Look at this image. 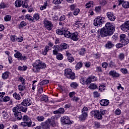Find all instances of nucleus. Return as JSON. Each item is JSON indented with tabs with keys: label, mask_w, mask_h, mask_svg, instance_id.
I'll return each mask as SVG.
<instances>
[{
	"label": "nucleus",
	"mask_w": 129,
	"mask_h": 129,
	"mask_svg": "<svg viewBox=\"0 0 129 129\" xmlns=\"http://www.w3.org/2000/svg\"><path fill=\"white\" fill-rule=\"evenodd\" d=\"M115 27L110 23H107L104 27L101 29L100 35L103 37L111 36L114 32Z\"/></svg>",
	"instance_id": "obj_1"
},
{
	"label": "nucleus",
	"mask_w": 129,
	"mask_h": 129,
	"mask_svg": "<svg viewBox=\"0 0 129 129\" xmlns=\"http://www.w3.org/2000/svg\"><path fill=\"white\" fill-rule=\"evenodd\" d=\"M46 68V64L40 60H36L33 64V68L32 70L34 72H39L41 69H45Z\"/></svg>",
	"instance_id": "obj_2"
},
{
	"label": "nucleus",
	"mask_w": 129,
	"mask_h": 129,
	"mask_svg": "<svg viewBox=\"0 0 129 129\" xmlns=\"http://www.w3.org/2000/svg\"><path fill=\"white\" fill-rule=\"evenodd\" d=\"M55 121L53 119H48L46 121L41 123L43 129H50L51 125H54Z\"/></svg>",
	"instance_id": "obj_3"
},
{
	"label": "nucleus",
	"mask_w": 129,
	"mask_h": 129,
	"mask_svg": "<svg viewBox=\"0 0 129 129\" xmlns=\"http://www.w3.org/2000/svg\"><path fill=\"white\" fill-rule=\"evenodd\" d=\"M64 76L72 80L75 79V74L72 72V70L70 69H66L64 71Z\"/></svg>",
	"instance_id": "obj_4"
},
{
	"label": "nucleus",
	"mask_w": 129,
	"mask_h": 129,
	"mask_svg": "<svg viewBox=\"0 0 129 129\" xmlns=\"http://www.w3.org/2000/svg\"><path fill=\"white\" fill-rule=\"evenodd\" d=\"M105 20V19H104L103 17L99 16L97 17V18L94 20V26H95V27H100V26L103 24Z\"/></svg>",
	"instance_id": "obj_5"
},
{
	"label": "nucleus",
	"mask_w": 129,
	"mask_h": 129,
	"mask_svg": "<svg viewBox=\"0 0 129 129\" xmlns=\"http://www.w3.org/2000/svg\"><path fill=\"white\" fill-rule=\"evenodd\" d=\"M91 116H94L97 119H102V115H101V111L94 110L91 112Z\"/></svg>",
	"instance_id": "obj_6"
},
{
	"label": "nucleus",
	"mask_w": 129,
	"mask_h": 129,
	"mask_svg": "<svg viewBox=\"0 0 129 129\" xmlns=\"http://www.w3.org/2000/svg\"><path fill=\"white\" fill-rule=\"evenodd\" d=\"M20 125L21 126H28V127H33V126H35V125H36V123H35V122H33L32 121H30V122H22L20 123Z\"/></svg>",
	"instance_id": "obj_7"
},
{
	"label": "nucleus",
	"mask_w": 129,
	"mask_h": 129,
	"mask_svg": "<svg viewBox=\"0 0 129 129\" xmlns=\"http://www.w3.org/2000/svg\"><path fill=\"white\" fill-rule=\"evenodd\" d=\"M120 39H121L123 44L127 45L129 43V36H126L125 34H121L120 35Z\"/></svg>",
	"instance_id": "obj_8"
},
{
	"label": "nucleus",
	"mask_w": 129,
	"mask_h": 129,
	"mask_svg": "<svg viewBox=\"0 0 129 129\" xmlns=\"http://www.w3.org/2000/svg\"><path fill=\"white\" fill-rule=\"evenodd\" d=\"M16 53L14 54L15 58H18V60H27V57L26 56H22V53L20 51L15 50Z\"/></svg>",
	"instance_id": "obj_9"
},
{
	"label": "nucleus",
	"mask_w": 129,
	"mask_h": 129,
	"mask_svg": "<svg viewBox=\"0 0 129 129\" xmlns=\"http://www.w3.org/2000/svg\"><path fill=\"white\" fill-rule=\"evenodd\" d=\"M43 24L44 25V27L45 29H47L48 31L51 30L53 27V24L51 23V21H49L47 20H44Z\"/></svg>",
	"instance_id": "obj_10"
},
{
	"label": "nucleus",
	"mask_w": 129,
	"mask_h": 129,
	"mask_svg": "<svg viewBox=\"0 0 129 129\" xmlns=\"http://www.w3.org/2000/svg\"><path fill=\"white\" fill-rule=\"evenodd\" d=\"M118 2L119 3L118 6H120V5H122V7L124 8V9H128V2H124V0H118Z\"/></svg>",
	"instance_id": "obj_11"
},
{
	"label": "nucleus",
	"mask_w": 129,
	"mask_h": 129,
	"mask_svg": "<svg viewBox=\"0 0 129 129\" xmlns=\"http://www.w3.org/2000/svg\"><path fill=\"white\" fill-rule=\"evenodd\" d=\"M61 121L65 124H70L71 123V121L69 119V117L67 116H64L61 118Z\"/></svg>",
	"instance_id": "obj_12"
},
{
	"label": "nucleus",
	"mask_w": 129,
	"mask_h": 129,
	"mask_svg": "<svg viewBox=\"0 0 129 129\" xmlns=\"http://www.w3.org/2000/svg\"><path fill=\"white\" fill-rule=\"evenodd\" d=\"M32 104V101L30 99H25L21 103V105L24 106H30Z\"/></svg>",
	"instance_id": "obj_13"
},
{
	"label": "nucleus",
	"mask_w": 129,
	"mask_h": 129,
	"mask_svg": "<svg viewBox=\"0 0 129 129\" xmlns=\"http://www.w3.org/2000/svg\"><path fill=\"white\" fill-rule=\"evenodd\" d=\"M106 15H107V17L108 19H109V20H110V21H111L112 22L115 21V19H116V18L113 15V13L107 12Z\"/></svg>",
	"instance_id": "obj_14"
},
{
	"label": "nucleus",
	"mask_w": 129,
	"mask_h": 129,
	"mask_svg": "<svg viewBox=\"0 0 129 129\" xmlns=\"http://www.w3.org/2000/svg\"><path fill=\"white\" fill-rule=\"evenodd\" d=\"M120 28L122 31L129 30V21H126L124 24L121 25Z\"/></svg>",
	"instance_id": "obj_15"
},
{
	"label": "nucleus",
	"mask_w": 129,
	"mask_h": 129,
	"mask_svg": "<svg viewBox=\"0 0 129 129\" xmlns=\"http://www.w3.org/2000/svg\"><path fill=\"white\" fill-rule=\"evenodd\" d=\"M71 38L73 41H78L79 37L77 32H74L71 34Z\"/></svg>",
	"instance_id": "obj_16"
},
{
	"label": "nucleus",
	"mask_w": 129,
	"mask_h": 129,
	"mask_svg": "<svg viewBox=\"0 0 129 129\" xmlns=\"http://www.w3.org/2000/svg\"><path fill=\"white\" fill-rule=\"evenodd\" d=\"M100 103L102 106H107L109 104V100L106 99H102L100 101Z\"/></svg>",
	"instance_id": "obj_17"
},
{
	"label": "nucleus",
	"mask_w": 129,
	"mask_h": 129,
	"mask_svg": "<svg viewBox=\"0 0 129 129\" xmlns=\"http://www.w3.org/2000/svg\"><path fill=\"white\" fill-rule=\"evenodd\" d=\"M109 75H110V76H112V77H119V74L116 73L115 71H110Z\"/></svg>",
	"instance_id": "obj_18"
},
{
	"label": "nucleus",
	"mask_w": 129,
	"mask_h": 129,
	"mask_svg": "<svg viewBox=\"0 0 129 129\" xmlns=\"http://www.w3.org/2000/svg\"><path fill=\"white\" fill-rule=\"evenodd\" d=\"M87 116H88V114L87 112H82V114L80 116V118L81 120H85Z\"/></svg>",
	"instance_id": "obj_19"
},
{
	"label": "nucleus",
	"mask_w": 129,
	"mask_h": 129,
	"mask_svg": "<svg viewBox=\"0 0 129 129\" xmlns=\"http://www.w3.org/2000/svg\"><path fill=\"white\" fill-rule=\"evenodd\" d=\"M23 4H24L23 1L17 0L15 3V6L17 8H20V7H22Z\"/></svg>",
	"instance_id": "obj_20"
},
{
	"label": "nucleus",
	"mask_w": 129,
	"mask_h": 129,
	"mask_svg": "<svg viewBox=\"0 0 129 129\" xmlns=\"http://www.w3.org/2000/svg\"><path fill=\"white\" fill-rule=\"evenodd\" d=\"M14 115L18 120H21L23 117L22 116V113L21 112L14 113Z\"/></svg>",
	"instance_id": "obj_21"
},
{
	"label": "nucleus",
	"mask_w": 129,
	"mask_h": 129,
	"mask_svg": "<svg viewBox=\"0 0 129 129\" xmlns=\"http://www.w3.org/2000/svg\"><path fill=\"white\" fill-rule=\"evenodd\" d=\"M114 46V44L111 41H108L106 44L105 47L108 49H110L112 48V47Z\"/></svg>",
	"instance_id": "obj_22"
},
{
	"label": "nucleus",
	"mask_w": 129,
	"mask_h": 129,
	"mask_svg": "<svg viewBox=\"0 0 129 129\" xmlns=\"http://www.w3.org/2000/svg\"><path fill=\"white\" fill-rule=\"evenodd\" d=\"M68 47H69V46H68V44L63 43L60 45L59 49H60V50H64L66 49H67V48H68Z\"/></svg>",
	"instance_id": "obj_23"
},
{
	"label": "nucleus",
	"mask_w": 129,
	"mask_h": 129,
	"mask_svg": "<svg viewBox=\"0 0 129 129\" xmlns=\"http://www.w3.org/2000/svg\"><path fill=\"white\" fill-rule=\"evenodd\" d=\"M71 33L69 32V31L64 30L63 31V35L66 38H71Z\"/></svg>",
	"instance_id": "obj_24"
},
{
	"label": "nucleus",
	"mask_w": 129,
	"mask_h": 129,
	"mask_svg": "<svg viewBox=\"0 0 129 129\" xmlns=\"http://www.w3.org/2000/svg\"><path fill=\"white\" fill-rule=\"evenodd\" d=\"M123 46H125V45L123 43L121 39H120V43L116 44V47L118 48H121L122 47H123Z\"/></svg>",
	"instance_id": "obj_25"
},
{
	"label": "nucleus",
	"mask_w": 129,
	"mask_h": 129,
	"mask_svg": "<svg viewBox=\"0 0 129 129\" xmlns=\"http://www.w3.org/2000/svg\"><path fill=\"white\" fill-rule=\"evenodd\" d=\"M28 110V108L26 107L22 106L21 104H19V111H23V112H26Z\"/></svg>",
	"instance_id": "obj_26"
},
{
	"label": "nucleus",
	"mask_w": 129,
	"mask_h": 129,
	"mask_svg": "<svg viewBox=\"0 0 129 129\" xmlns=\"http://www.w3.org/2000/svg\"><path fill=\"white\" fill-rule=\"evenodd\" d=\"M19 110H20V106H19V105H16L13 109V111L15 113H18V112H19Z\"/></svg>",
	"instance_id": "obj_27"
},
{
	"label": "nucleus",
	"mask_w": 129,
	"mask_h": 129,
	"mask_svg": "<svg viewBox=\"0 0 129 129\" xmlns=\"http://www.w3.org/2000/svg\"><path fill=\"white\" fill-rule=\"evenodd\" d=\"M3 79H8L9 78V72H6L2 74Z\"/></svg>",
	"instance_id": "obj_28"
},
{
	"label": "nucleus",
	"mask_w": 129,
	"mask_h": 129,
	"mask_svg": "<svg viewBox=\"0 0 129 129\" xmlns=\"http://www.w3.org/2000/svg\"><path fill=\"white\" fill-rule=\"evenodd\" d=\"M50 50V47L49 46H45L44 48V51H42V54L43 55H47V53H48V51Z\"/></svg>",
	"instance_id": "obj_29"
},
{
	"label": "nucleus",
	"mask_w": 129,
	"mask_h": 129,
	"mask_svg": "<svg viewBox=\"0 0 129 129\" xmlns=\"http://www.w3.org/2000/svg\"><path fill=\"white\" fill-rule=\"evenodd\" d=\"M89 88H90V89H96V88H97V85L95 84L92 83L90 84Z\"/></svg>",
	"instance_id": "obj_30"
},
{
	"label": "nucleus",
	"mask_w": 129,
	"mask_h": 129,
	"mask_svg": "<svg viewBox=\"0 0 129 129\" xmlns=\"http://www.w3.org/2000/svg\"><path fill=\"white\" fill-rule=\"evenodd\" d=\"M13 97H14V98H15V99H17L18 100H20L21 99V96L17 93H14L13 94Z\"/></svg>",
	"instance_id": "obj_31"
},
{
	"label": "nucleus",
	"mask_w": 129,
	"mask_h": 129,
	"mask_svg": "<svg viewBox=\"0 0 129 129\" xmlns=\"http://www.w3.org/2000/svg\"><path fill=\"white\" fill-rule=\"evenodd\" d=\"M22 118L23 121H25L26 122H28V121H29V120L30 119V118L27 115L23 116Z\"/></svg>",
	"instance_id": "obj_32"
},
{
	"label": "nucleus",
	"mask_w": 129,
	"mask_h": 129,
	"mask_svg": "<svg viewBox=\"0 0 129 129\" xmlns=\"http://www.w3.org/2000/svg\"><path fill=\"white\" fill-rule=\"evenodd\" d=\"M25 19L26 20H28V21H32V22H33V21H34V18L32 17V16H31L29 14H27L25 16Z\"/></svg>",
	"instance_id": "obj_33"
},
{
	"label": "nucleus",
	"mask_w": 129,
	"mask_h": 129,
	"mask_svg": "<svg viewBox=\"0 0 129 129\" xmlns=\"http://www.w3.org/2000/svg\"><path fill=\"white\" fill-rule=\"evenodd\" d=\"M36 119H37V120L38 121H44V120H45V117L43 116H38L36 117Z\"/></svg>",
	"instance_id": "obj_34"
},
{
	"label": "nucleus",
	"mask_w": 129,
	"mask_h": 129,
	"mask_svg": "<svg viewBox=\"0 0 129 129\" xmlns=\"http://www.w3.org/2000/svg\"><path fill=\"white\" fill-rule=\"evenodd\" d=\"M41 101H44L45 102H47L48 101V96L46 95L43 96L41 98Z\"/></svg>",
	"instance_id": "obj_35"
},
{
	"label": "nucleus",
	"mask_w": 129,
	"mask_h": 129,
	"mask_svg": "<svg viewBox=\"0 0 129 129\" xmlns=\"http://www.w3.org/2000/svg\"><path fill=\"white\" fill-rule=\"evenodd\" d=\"M27 67L24 66L23 67L19 66L18 67V70H21V71H26L27 69Z\"/></svg>",
	"instance_id": "obj_36"
},
{
	"label": "nucleus",
	"mask_w": 129,
	"mask_h": 129,
	"mask_svg": "<svg viewBox=\"0 0 129 129\" xmlns=\"http://www.w3.org/2000/svg\"><path fill=\"white\" fill-rule=\"evenodd\" d=\"M48 83H49V80H44L42 82H41L39 83V84H40V85L42 86V85H44L45 84H48Z\"/></svg>",
	"instance_id": "obj_37"
},
{
	"label": "nucleus",
	"mask_w": 129,
	"mask_h": 129,
	"mask_svg": "<svg viewBox=\"0 0 129 129\" xmlns=\"http://www.w3.org/2000/svg\"><path fill=\"white\" fill-rule=\"evenodd\" d=\"M82 67V62H78L76 66V69L77 70L80 69Z\"/></svg>",
	"instance_id": "obj_38"
},
{
	"label": "nucleus",
	"mask_w": 129,
	"mask_h": 129,
	"mask_svg": "<svg viewBox=\"0 0 129 129\" xmlns=\"http://www.w3.org/2000/svg\"><path fill=\"white\" fill-rule=\"evenodd\" d=\"M11 16L10 15H6L5 17H4V20L5 21V22H9V21L11 20Z\"/></svg>",
	"instance_id": "obj_39"
},
{
	"label": "nucleus",
	"mask_w": 129,
	"mask_h": 129,
	"mask_svg": "<svg viewBox=\"0 0 129 129\" xmlns=\"http://www.w3.org/2000/svg\"><path fill=\"white\" fill-rule=\"evenodd\" d=\"M93 5V2H90L86 4V7L87 9H89Z\"/></svg>",
	"instance_id": "obj_40"
},
{
	"label": "nucleus",
	"mask_w": 129,
	"mask_h": 129,
	"mask_svg": "<svg viewBox=\"0 0 129 129\" xmlns=\"http://www.w3.org/2000/svg\"><path fill=\"white\" fill-rule=\"evenodd\" d=\"M56 34H58V35H63L64 34V29H62V30L60 29L57 30Z\"/></svg>",
	"instance_id": "obj_41"
},
{
	"label": "nucleus",
	"mask_w": 129,
	"mask_h": 129,
	"mask_svg": "<svg viewBox=\"0 0 129 129\" xmlns=\"http://www.w3.org/2000/svg\"><path fill=\"white\" fill-rule=\"evenodd\" d=\"M100 4L101 6H105L107 4L106 0H100Z\"/></svg>",
	"instance_id": "obj_42"
},
{
	"label": "nucleus",
	"mask_w": 129,
	"mask_h": 129,
	"mask_svg": "<svg viewBox=\"0 0 129 129\" xmlns=\"http://www.w3.org/2000/svg\"><path fill=\"white\" fill-rule=\"evenodd\" d=\"M57 110L58 111L59 114H62L64 113V111H65V110H64V108H60Z\"/></svg>",
	"instance_id": "obj_43"
},
{
	"label": "nucleus",
	"mask_w": 129,
	"mask_h": 129,
	"mask_svg": "<svg viewBox=\"0 0 129 129\" xmlns=\"http://www.w3.org/2000/svg\"><path fill=\"white\" fill-rule=\"evenodd\" d=\"M99 90L100 91L102 92L105 90V86L104 85H101L99 87Z\"/></svg>",
	"instance_id": "obj_44"
},
{
	"label": "nucleus",
	"mask_w": 129,
	"mask_h": 129,
	"mask_svg": "<svg viewBox=\"0 0 129 129\" xmlns=\"http://www.w3.org/2000/svg\"><path fill=\"white\" fill-rule=\"evenodd\" d=\"M71 86L73 88H76L77 86H78V84H77L76 82H73L71 83Z\"/></svg>",
	"instance_id": "obj_45"
},
{
	"label": "nucleus",
	"mask_w": 129,
	"mask_h": 129,
	"mask_svg": "<svg viewBox=\"0 0 129 129\" xmlns=\"http://www.w3.org/2000/svg\"><path fill=\"white\" fill-rule=\"evenodd\" d=\"M92 81V80H91V78L90 77L87 80H86V84H90Z\"/></svg>",
	"instance_id": "obj_46"
},
{
	"label": "nucleus",
	"mask_w": 129,
	"mask_h": 129,
	"mask_svg": "<svg viewBox=\"0 0 129 129\" xmlns=\"http://www.w3.org/2000/svg\"><path fill=\"white\" fill-rule=\"evenodd\" d=\"M80 83L84 85V84H86V80L84 78H81L80 79Z\"/></svg>",
	"instance_id": "obj_47"
},
{
	"label": "nucleus",
	"mask_w": 129,
	"mask_h": 129,
	"mask_svg": "<svg viewBox=\"0 0 129 129\" xmlns=\"http://www.w3.org/2000/svg\"><path fill=\"white\" fill-rule=\"evenodd\" d=\"M95 12L97 13H99V12L101 11V6H98L95 8Z\"/></svg>",
	"instance_id": "obj_48"
},
{
	"label": "nucleus",
	"mask_w": 129,
	"mask_h": 129,
	"mask_svg": "<svg viewBox=\"0 0 129 129\" xmlns=\"http://www.w3.org/2000/svg\"><path fill=\"white\" fill-rule=\"evenodd\" d=\"M10 99L11 98H10V97L6 96L4 98L3 101H4L5 102H8V101H10Z\"/></svg>",
	"instance_id": "obj_49"
},
{
	"label": "nucleus",
	"mask_w": 129,
	"mask_h": 129,
	"mask_svg": "<svg viewBox=\"0 0 129 129\" xmlns=\"http://www.w3.org/2000/svg\"><path fill=\"white\" fill-rule=\"evenodd\" d=\"M56 58L58 60H62L63 59V55L59 53L56 55Z\"/></svg>",
	"instance_id": "obj_50"
},
{
	"label": "nucleus",
	"mask_w": 129,
	"mask_h": 129,
	"mask_svg": "<svg viewBox=\"0 0 129 129\" xmlns=\"http://www.w3.org/2000/svg\"><path fill=\"white\" fill-rule=\"evenodd\" d=\"M23 8H26V9L29 8V5L28 4L27 0H26L25 2H24Z\"/></svg>",
	"instance_id": "obj_51"
},
{
	"label": "nucleus",
	"mask_w": 129,
	"mask_h": 129,
	"mask_svg": "<svg viewBox=\"0 0 129 129\" xmlns=\"http://www.w3.org/2000/svg\"><path fill=\"white\" fill-rule=\"evenodd\" d=\"M94 97H99L100 94H99L98 92L95 91L93 93Z\"/></svg>",
	"instance_id": "obj_52"
},
{
	"label": "nucleus",
	"mask_w": 129,
	"mask_h": 129,
	"mask_svg": "<svg viewBox=\"0 0 129 129\" xmlns=\"http://www.w3.org/2000/svg\"><path fill=\"white\" fill-rule=\"evenodd\" d=\"M85 48H82L81 49L80 51V55H83L84 54H85Z\"/></svg>",
	"instance_id": "obj_53"
},
{
	"label": "nucleus",
	"mask_w": 129,
	"mask_h": 129,
	"mask_svg": "<svg viewBox=\"0 0 129 129\" xmlns=\"http://www.w3.org/2000/svg\"><path fill=\"white\" fill-rule=\"evenodd\" d=\"M115 114H116L117 115H119V114H120L121 113V111L120 110V109H117L115 111Z\"/></svg>",
	"instance_id": "obj_54"
},
{
	"label": "nucleus",
	"mask_w": 129,
	"mask_h": 129,
	"mask_svg": "<svg viewBox=\"0 0 129 129\" xmlns=\"http://www.w3.org/2000/svg\"><path fill=\"white\" fill-rule=\"evenodd\" d=\"M59 48H60V46L58 45H55L53 47V49H54L53 51H59Z\"/></svg>",
	"instance_id": "obj_55"
},
{
	"label": "nucleus",
	"mask_w": 129,
	"mask_h": 129,
	"mask_svg": "<svg viewBox=\"0 0 129 129\" xmlns=\"http://www.w3.org/2000/svg\"><path fill=\"white\" fill-rule=\"evenodd\" d=\"M82 112H86L88 113V108L87 107H84V108L82 109Z\"/></svg>",
	"instance_id": "obj_56"
},
{
	"label": "nucleus",
	"mask_w": 129,
	"mask_h": 129,
	"mask_svg": "<svg viewBox=\"0 0 129 129\" xmlns=\"http://www.w3.org/2000/svg\"><path fill=\"white\" fill-rule=\"evenodd\" d=\"M10 39L12 42H15L17 40V36L15 35L11 36Z\"/></svg>",
	"instance_id": "obj_57"
},
{
	"label": "nucleus",
	"mask_w": 129,
	"mask_h": 129,
	"mask_svg": "<svg viewBox=\"0 0 129 129\" xmlns=\"http://www.w3.org/2000/svg\"><path fill=\"white\" fill-rule=\"evenodd\" d=\"M18 89L20 91H23L25 89V86L20 85L18 86Z\"/></svg>",
	"instance_id": "obj_58"
},
{
	"label": "nucleus",
	"mask_w": 129,
	"mask_h": 129,
	"mask_svg": "<svg viewBox=\"0 0 129 129\" xmlns=\"http://www.w3.org/2000/svg\"><path fill=\"white\" fill-rule=\"evenodd\" d=\"M79 12H80V10L78 9H76L74 12V15L75 16H77L78 14H79Z\"/></svg>",
	"instance_id": "obj_59"
},
{
	"label": "nucleus",
	"mask_w": 129,
	"mask_h": 129,
	"mask_svg": "<svg viewBox=\"0 0 129 129\" xmlns=\"http://www.w3.org/2000/svg\"><path fill=\"white\" fill-rule=\"evenodd\" d=\"M68 59L69 61L72 63V62H73V61H74V57H73V56H69V57H68Z\"/></svg>",
	"instance_id": "obj_60"
},
{
	"label": "nucleus",
	"mask_w": 129,
	"mask_h": 129,
	"mask_svg": "<svg viewBox=\"0 0 129 129\" xmlns=\"http://www.w3.org/2000/svg\"><path fill=\"white\" fill-rule=\"evenodd\" d=\"M47 7V2H45L44 3V6H42L40 7L41 11H43L46 9V7Z\"/></svg>",
	"instance_id": "obj_61"
},
{
	"label": "nucleus",
	"mask_w": 129,
	"mask_h": 129,
	"mask_svg": "<svg viewBox=\"0 0 129 129\" xmlns=\"http://www.w3.org/2000/svg\"><path fill=\"white\" fill-rule=\"evenodd\" d=\"M102 66L103 68H107V66H108V63H107V62H103L102 64Z\"/></svg>",
	"instance_id": "obj_62"
},
{
	"label": "nucleus",
	"mask_w": 129,
	"mask_h": 129,
	"mask_svg": "<svg viewBox=\"0 0 129 129\" xmlns=\"http://www.w3.org/2000/svg\"><path fill=\"white\" fill-rule=\"evenodd\" d=\"M124 58V54L123 53H120L119 55V59L120 60H122V59Z\"/></svg>",
	"instance_id": "obj_63"
},
{
	"label": "nucleus",
	"mask_w": 129,
	"mask_h": 129,
	"mask_svg": "<svg viewBox=\"0 0 129 129\" xmlns=\"http://www.w3.org/2000/svg\"><path fill=\"white\" fill-rule=\"evenodd\" d=\"M34 18L36 21H38L39 19H40V17L39 16V14H36L34 15Z\"/></svg>",
	"instance_id": "obj_64"
}]
</instances>
